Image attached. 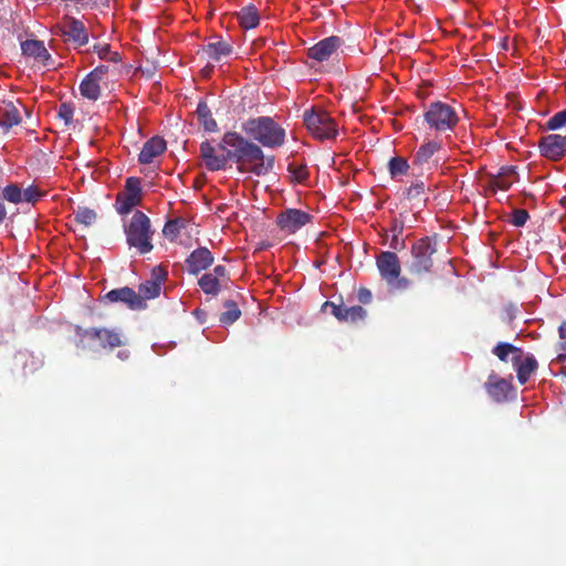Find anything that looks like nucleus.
Here are the masks:
<instances>
[{
  "label": "nucleus",
  "mask_w": 566,
  "mask_h": 566,
  "mask_svg": "<svg viewBox=\"0 0 566 566\" xmlns=\"http://www.w3.org/2000/svg\"><path fill=\"white\" fill-rule=\"evenodd\" d=\"M105 298L111 303H124L130 310H143L146 303L142 302L137 293L128 287L114 289L106 293Z\"/></svg>",
  "instance_id": "nucleus-17"
},
{
  "label": "nucleus",
  "mask_w": 566,
  "mask_h": 566,
  "mask_svg": "<svg viewBox=\"0 0 566 566\" xmlns=\"http://www.w3.org/2000/svg\"><path fill=\"white\" fill-rule=\"evenodd\" d=\"M485 389L495 401L502 402L506 400L511 385L505 379L491 375L485 384Z\"/></svg>",
  "instance_id": "nucleus-20"
},
{
  "label": "nucleus",
  "mask_w": 566,
  "mask_h": 566,
  "mask_svg": "<svg viewBox=\"0 0 566 566\" xmlns=\"http://www.w3.org/2000/svg\"><path fill=\"white\" fill-rule=\"evenodd\" d=\"M245 130L265 147L275 148L284 144L285 132L271 117L262 116L248 120Z\"/></svg>",
  "instance_id": "nucleus-3"
},
{
  "label": "nucleus",
  "mask_w": 566,
  "mask_h": 566,
  "mask_svg": "<svg viewBox=\"0 0 566 566\" xmlns=\"http://www.w3.org/2000/svg\"><path fill=\"white\" fill-rule=\"evenodd\" d=\"M357 298L361 304H369L373 300L371 291L367 287H359Z\"/></svg>",
  "instance_id": "nucleus-45"
},
{
  "label": "nucleus",
  "mask_w": 566,
  "mask_h": 566,
  "mask_svg": "<svg viewBox=\"0 0 566 566\" xmlns=\"http://www.w3.org/2000/svg\"><path fill=\"white\" fill-rule=\"evenodd\" d=\"M202 51L208 59L220 61L223 56H229L232 53L233 48L229 42L219 39L218 41L209 42L203 45Z\"/></svg>",
  "instance_id": "nucleus-23"
},
{
  "label": "nucleus",
  "mask_w": 566,
  "mask_h": 566,
  "mask_svg": "<svg viewBox=\"0 0 566 566\" xmlns=\"http://www.w3.org/2000/svg\"><path fill=\"white\" fill-rule=\"evenodd\" d=\"M409 164L403 157H392L388 163V170L392 178L408 172Z\"/></svg>",
  "instance_id": "nucleus-33"
},
{
  "label": "nucleus",
  "mask_w": 566,
  "mask_h": 566,
  "mask_svg": "<svg viewBox=\"0 0 566 566\" xmlns=\"http://www.w3.org/2000/svg\"><path fill=\"white\" fill-rule=\"evenodd\" d=\"M118 356H119L122 359H124V358H126V357L128 356V354H127L126 352H119V353H118Z\"/></svg>",
  "instance_id": "nucleus-53"
},
{
  "label": "nucleus",
  "mask_w": 566,
  "mask_h": 566,
  "mask_svg": "<svg viewBox=\"0 0 566 566\" xmlns=\"http://www.w3.org/2000/svg\"><path fill=\"white\" fill-rule=\"evenodd\" d=\"M23 55L33 57L44 66H52L53 60L42 41L27 40L21 43Z\"/></svg>",
  "instance_id": "nucleus-18"
},
{
  "label": "nucleus",
  "mask_w": 566,
  "mask_h": 566,
  "mask_svg": "<svg viewBox=\"0 0 566 566\" xmlns=\"http://www.w3.org/2000/svg\"><path fill=\"white\" fill-rule=\"evenodd\" d=\"M142 202V180L129 177L125 182V190L116 196V210L119 214H127Z\"/></svg>",
  "instance_id": "nucleus-8"
},
{
  "label": "nucleus",
  "mask_w": 566,
  "mask_h": 566,
  "mask_svg": "<svg viewBox=\"0 0 566 566\" xmlns=\"http://www.w3.org/2000/svg\"><path fill=\"white\" fill-rule=\"evenodd\" d=\"M558 335L562 339H566V322H563L558 327Z\"/></svg>",
  "instance_id": "nucleus-50"
},
{
  "label": "nucleus",
  "mask_w": 566,
  "mask_h": 566,
  "mask_svg": "<svg viewBox=\"0 0 566 566\" xmlns=\"http://www.w3.org/2000/svg\"><path fill=\"white\" fill-rule=\"evenodd\" d=\"M510 177H490V186L492 188H497L500 190H509L512 186V180L509 179Z\"/></svg>",
  "instance_id": "nucleus-43"
},
{
  "label": "nucleus",
  "mask_w": 566,
  "mask_h": 566,
  "mask_svg": "<svg viewBox=\"0 0 566 566\" xmlns=\"http://www.w3.org/2000/svg\"><path fill=\"white\" fill-rule=\"evenodd\" d=\"M238 20L241 28L249 30L258 27L260 22V15L258 9L253 4L243 7L238 13Z\"/></svg>",
  "instance_id": "nucleus-26"
},
{
  "label": "nucleus",
  "mask_w": 566,
  "mask_h": 566,
  "mask_svg": "<svg viewBox=\"0 0 566 566\" xmlns=\"http://www.w3.org/2000/svg\"><path fill=\"white\" fill-rule=\"evenodd\" d=\"M376 265L379 274L388 285L401 274V264L398 255L392 251H384L376 258Z\"/></svg>",
  "instance_id": "nucleus-11"
},
{
  "label": "nucleus",
  "mask_w": 566,
  "mask_h": 566,
  "mask_svg": "<svg viewBox=\"0 0 566 566\" xmlns=\"http://www.w3.org/2000/svg\"><path fill=\"white\" fill-rule=\"evenodd\" d=\"M93 51L98 55L101 60H107L114 63L120 62L122 57L118 52L111 50V45L107 43H99L93 46Z\"/></svg>",
  "instance_id": "nucleus-34"
},
{
  "label": "nucleus",
  "mask_w": 566,
  "mask_h": 566,
  "mask_svg": "<svg viewBox=\"0 0 566 566\" xmlns=\"http://www.w3.org/2000/svg\"><path fill=\"white\" fill-rule=\"evenodd\" d=\"M61 32L75 48H81L88 43L87 29L84 23L76 18L66 17V23L62 27Z\"/></svg>",
  "instance_id": "nucleus-13"
},
{
  "label": "nucleus",
  "mask_w": 566,
  "mask_h": 566,
  "mask_svg": "<svg viewBox=\"0 0 566 566\" xmlns=\"http://www.w3.org/2000/svg\"><path fill=\"white\" fill-rule=\"evenodd\" d=\"M161 287L155 281H146L138 287V297H142V302L146 303L147 300L157 297L160 294Z\"/></svg>",
  "instance_id": "nucleus-31"
},
{
  "label": "nucleus",
  "mask_w": 566,
  "mask_h": 566,
  "mask_svg": "<svg viewBox=\"0 0 566 566\" xmlns=\"http://www.w3.org/2000/svg\"><path fill=\"white\" fill-rule=\"evenodd\" d=\"M99 83L87 74L80 84L81 95L90 101H97L102 92Z\"/></svg>",
  "instance_id": "nucleus-28"
},
{
  "label": "nucleus",
  "mask_w": 566,
  "mask_h": 566,
  "mask_svg": "<svg viewBox=\"0 0 566 566\" xmlns=\"http://www.w3.org/2000/svg\"><path fill=\"white\" fill-rule=\"evenodd\" d=\"M74 332L77 337L75 346L82 350H113L117 347L126 345V337L116 328H83L76 325L74 327Z\"/></svg>",
  "instance_id": "nucleus-2"
},
{
  "label": "nucleus",
  "mask_w": 566,
  "mask_h": 566,
  "mask_svg": "<svg viewBox=\"0 0 566 566\" xmlns=\"http://www.w3.org/2000/svg\"><path fill=\"white\" fill-rule=\"evenodd\" d=\"M44 196V192L36 186H29L22 190V202L35 203Z\"/></svg>",
  "instance_id": "nucleus-38"
},
{
  "label": "nucleus",
  "mask_w": 566,
  "mask_h": 566,
  "mask_svg": "<svg viewBox=\"0 0 566 566\" xmlns=\"http://www.w3.org/2000/svg\"><path fill=\"white\" fill-rule=\"evenodd\" d=\"M168 272L163 266H155L151 271L150 281H155L161 287V284L167 280Z\"/></svg>",
  "instance_id": "nucleus-44"
},
{
  "label": "nucleus",
  "mask_w": 566,
  "mask_h": 566,
  "mask_svg": "<svg viewBox=\"0 0 566 566\" xmlns=\"http://www.w3.org/2000/svg\"><path fill=\"white\" fill-rule=\"evenodd\" d=\"M125 233L129 247L136 248L140 254H146L153 250L150 220L144 212L137 210L133 214Z\"/></svg>",
  "instance_id": "nucleus-5"
},
{
  "label": "nucleus",
  "mask_w": 566,
  "mask_h": 566,
  "mask_svg": "<svg viewBox=\"0 0 566 566\" xmlns=\"http://www.w3.org/2000/svg\"><path fill=\"white\" fill-rule=\"evenodd\" d=\"M200 158L209 171L224 170L228 163L232 161L241 172L264 176L274 166L273 156H265L256 144L237 132L224 133L217 146L209 140L202 142Z\"/></svg>",
  "instance_id": "nucleus-1"
},
{
  "label": "nucleus",
  "mask_w": 566,
  "mask_h": 566,
  "mask_svg": "<svg viewBox=\"0 0 566 566\" xmlns=\"http://www.w3.org/2000/svg\"><path fill=\"white\" fill-rule=\"evenodd\" d=\"M96 217H97L96 212L93 209H90L86 207H80L74 212V220L77 223L83 224L85 227L92 226L95 222Z\"/></svg>",
  "instance_id": "nucleus-35"
},
{
  "label": "nucleus",
  "mask_w": 566,
  "mask_h": 566,
  "mask_svg": "<svg viewBox=\"0 0 566 566\" xmlns=\"http://www.w3.org/2000/svg\"><path fill=\"white\" fill-rule=\"evenodd\" d=\"M230 281L229 273L224 265H216L211 272L205 273L199 280L198 285L207 295L217 296L223 284Z\"/></svg>",
  "instance_id": "nucleus-10"
},
{
  "label": "nucleus",
  "mask_w": 566,
  "mask_h": 566,
  "mask_svg": "<svg viewBox=\"0 0 566 566\" xmlns=\"http://www.w3.org/2000/svg\"><path fill=\"white\" fill-rule=\"evenodd\" d=\"M224 307H226V311L223 313H221L220 318H219V321L222 325H231L240 318L241 311L234 301H231V300L226 301Z\"/></svg>",
  "instance_id": "nucleus-30"
},
{
  "label": "nucleus",
  "mask_w": 566,
  "mask_h": 566,
  "mask_svg": "<svg viewBox=\"0 0 566 566\" xmlns=\"http://www.w3.org/2000/svg\"><path fill=\"white\" fill-rule=\"evenodd\" d=\"M492 353L501 360L509 361V356L511 355V361L513 365H516L521 358H523V350L520 347H516L510 343H497Z\"/></svg>",
  "instance_id": "nucleus-22"
},
{
  "label": "nucleus",
  "mask_w": 566,
  "mask_h": 566,
  "mask_svg": "<svg viewBox=\"0 0 566 566\" xmlns=\"http://www.w3.org/2000/svg\"><path fill=\"white\" fill-rule=\"evenodd\" d=\"M392 237H391V240L389 242V247L395 250V251H401L406 248V242H405V239L400 237L401 232H402V228L400 227L399 229L397 227H395L392 229Z\"/></svg>",
  "instance_id": "nucleus-40"
},
{
  "label": "nucleus",
  "mask_w": 566,
  "mask_h": 566,
  "mask_svg": "<svg viewBox=\"0 0 566 566\" xmlns=\"http://www.w3.org/2000/svg\"><path fill=\"white\" fill-rule=\"evenodd\" d=\"M166 149V140L160 136H154L144 144L138 155V161L143 165L151 164L155 158L163 155Z\"/></svg>",
  "instance_id": "nucleus-19"
},
{
  "label": "nucleus",
  "mask_w": 566,
  "mask_h": 566,
  "mask_svg": "<svg viewBox=\"0 0 566 566\" xmlns=\"http://www.w3.org/2000/svg\"><path fill=\"white\" fill-rule=\"evenodd\" d=\"M0 273H3V266L0 264Z\"/></svg>",
  "instance_id": "nucleus-54"
},
{
  "label": "nucleus",
  "mask_w": 566,
  "mask_h": 566,
  "mask_svg": "<svg viewBox=\"0 0 566 566\" xmlns=\"http://www.w3.org/2000/svg\"><path fill=\"white\" fill-rule=\"evenodd\" d=\"M7 216V209L4 205L0 201V224L3 222Z\"/></svg>",
  "instance_id": "nucleus-51"
},
{
  "label": "nucleus",
  "mask_w": 566,
  "mask_h": 566,
  "mask_svg": "<svg viewBox=\"0 0 566 566\" xmlns=\"http://www.w3.org/2000/svg\"><path fill=\"white\" fill-rule=\"evenodd\" d=\"M428 191L429 188L424 185L423 181H416L411 184L409 188L406 189L405 196L409 201L424 203L428 200Z\"/></svg>",
  "instance_id": "nucleus-29"
},
{
  "label": "nucleus",
  "mask_w": 566,
  "mask_h": 566,
  "mask_svg": "<svg viewBox=\"0 0 566 566\" xmlns=\"http://www.w3.org/2000/svg\"><path fill=\"white\" fill-rule=\"evenodd\" d=\"M530 214L525 209H515L512 213V224L515 227H523L528 220Z\"/></svg>",
  "instance_id": "nucleus-42"
},
{
  "label": "nucleus",
  "mask_w": 566,
  "mask_h": 566,
  "mask_svg": "<svg viewBox=\"0 0 566 566\" xmlns=\"http://www.w3.org/2000/svg\"><path fill=\"white\" fill-rule=\"evenodd\" d=\"M185 262L188 273L197 275L200 272L209 269L213 264L214 258L208 248L200 247L193 250Z\"/></svg>",
  "instance_id": "nucleus-16"
},
{
  "label": "nucleus",
  "mask_w": 566,
  "mask_h": 566,
  "mask_svg": "<svg viewBox=\"0 0 566 566\" xmlns=\"http://www.w3.org/2000/svg\"><path fill=\"white\" fill-rule=\"evenodd\" d=\"M437 252L436 237H423L417 240L410 249L411 261L407 269L412 275H423L431 272L433 266V254Z\"/></svg>",
  "instance_id": "nucleus-4"
},
{
  "label": "nucleus",
  "mask_w": 566,
  "mask_h": 566,
  "mask_svg": "<svg viewBox=\"0 0 566 566\" xmlns=\"http://www.w3.org/2000/svg\"><path fill=\"white\" fill-rule=\"evenodd\" d=\"M539 153L549 160H559L566 155V135L549 134L538 142Z\"/></svg>",
  "instance_id": "nucleus-12"
},
{
  "label": "nucleus",
  "mask_w": 566,
  "mask_h": 566,
  "mask_svg": "<svg viewBox=\"0 0 566 566\" xmlns=\"http://www.w3.org/2000/svg\"><path fill=\"white\" fill-rule=\"evenodd\" d=\"M3 199L12 203L22 202V189L17 184L8 185L2 190Z\"/></svg>",
  "instance_id": "nucleus-36"
},
{
  "label": "nucleus",
  "mask_w": 566,
  "mask_h": 566,
  "mask_svg": "<svg viewBox=\"0 0 566 566\" xmlns=\"http://www.w3.org/2000/svg\"><path fill=\"white\" fill-rule=\"evenodd\" d=\"M312 219L313 216L303 210L289 208L277 214L276 224L283 232L291 234L312 222Z\"/></svg>",
  "instance_id": "nucleus-9"
},
{
  "label": "nucleus",
  "mask_w": 566,
  "mask_h": 566,
  "mask_svg": "<svg viewBox=\"0 0 566 566\" xmlns=\"http://www.w3.org/2000/svg\"><path fill=\"white\" fill-rule=\"evenodd\" d=\"M107 72H108V66L98 65L93 71H91L88 73V75L101 82L104 78V76L107 74Z\"/></svg>",
  "instance_id": "nucleus-46"
},
{
  "label": "nucleus",
  "mask_w": 566,
  "mask_h": 566,
  "mask_svg": "<svg viewBox=\"0 0 566 566\" xmlns=\"http://www.w3.org/2000/svg\"><path fill=\"white\" fill-rule=\"evenodd\" d=\"M289 171L293 175L295 180H297L298 182L305 181L308 177L307 168L304 165L290 164Z\"/></svg>",
  "instance_id": "nucleus-41"
},
{
  "label": "nucleus",
  "mask_w": 566,
  "mask_h": 566,
  "mask_svg": "<svg viewBox=\"0 0 566 566\" xmlns=\"http://www.w3.org/2000/svg\"><path fill=\"white\" fill-rule=\"evenodd\" d=\"M196 114L200 125H202L206 132L214 133L218 130V124L216 119L212 117L211 111L206 101H199Z\"/></svg>",
  "instance_id": "nucleus-24"
},
{
  "label": "nucleus",
  "mask_w": 566,
  "mask_h": 566,
  "mask_svg": "<svg viewBox=\"0 0 566 566\" xmlns=\"http://www.w3.org/2000/svg\"><path fill=\"white\" fill-rule=\"evenodd\" d=\"M187 224V221L182 218H176L166 222L163 233L166 238L175 240Z\"/></svg>",
  "instance_id": "nucleus-32"
},
{
  "label": "nucleus",
  "mask_w": 566,
  "mask_h": 566,
  "mask_svg": "<svg viewBox=\"0 0 566 566\" xmlns=\"http://www.w3.org/2000/svg\"><path fill=\"white\" fill-rule=\"evenodd\" d=\"M57 116L64 120L66 125L73 122L74 107L70 103H62L57 111Z\"/></svg>",
  "instance_id": "nucleus-39"
},
{
  "label": "nucleus",
  "mask_w": 566,
  "mask_h": 566,
  "mask_svg": "<svg viewBox=\"0 0 566 566\" xmlns=\"http://www.w3.org/2000/svg\"><path fill=\"white\" fill-rule=\"evenodd\" d=\"M424 122L437 132L452 130L460 118L457 109L444 102H432L423 114Z\"/></svg>",
  "instance_id": "nucleus-6"
},
{
  "label": "nucleus",
  "mask_w": 566,
  "mask_h": 566,
  "mask_svg": "<svg viewBox=\"0 0 566 566\" xmlns=\"http://www.w3.org/2000/svg\"><path fill=\"white\" fill-rule=\"evenodd\" d=\"M516 368L517 379L521 385H524L528 381L531 375L537 369V361L534 356L530 355L524 359L513 365Z\"/></svg>",
  "instance_id": "nucleus-27"
},
{
  "label": "nucleus",
  "mask_w": 566,
  "mask_h": 566,
  "mask_svg": "<svg viewBox=\"0 0 566 566\" xmlns=\"http://www.w3.org/2000/svg\"><path fill=\"white\" fill-rule=\"evenodd\" d=\"M442 147L439 140H429L422 144L415 154L412 164L422 167L430 163L432 156L438 153Z\"/></svg>",
  "instance_id": "nucleus-21"
},
{
  "label": "nucleus",
  "mask_w": 566,
  "mask_h": 566,
  "mask_svg": "<svg viewBox=\"0 0 566 566\" xmlns=\"http://www.w3.org/2000/svg\"><path fill=\"white\" fill-rule=\"evenodd\" d=\"M507 39L505 38L501 41L500 46L502 50H507Z\"/></svg>",
  "instance_id": "nucleus-52"
},
{
  "label": "nucleus",
  "mask_w": 566,
  "mask_h": 566,
  "mask_svg": "<svg viewBox=\"0 0 566 566\" xmlns=\"http://www.w3.org/2000/svg\"><path fill=\"white\" fill-rule=\"evenodd\" d=\"M391 285L398 290H406L410 286V280L399 275L398 279Z\"/></svg>",
  "instance_id": "nucleus-49"
},
{
  "label": "nucleus",
  "mask_w": 566,
  "mask_h": 566,
  "mask_svg": "<svg viewBox=\"0 0 566 566\" xmlns=\"http://www.w3.org/2000/svg\"><path fill=\"white\" fill-rule=\"evenodd\" d=\"M324 308L331 307L332 314L339 321L345 323H356L358 321L365 319L367 312L360 305H354L350 307L345 306L344 304H335L332 301H326L323 304Z\"/></svg>",
  "instance_id": "nucleus-15"
},
{
  "label": "nucleus",
  "mask_w": 566,
  "mask_h": 566,
  "mask_svg": "<svg viewBox=\"0 0 566 566\" xmlns=\"http://www.w3.org/2000/svg\"><path fill=\"white\" fill-rule=\"evenodd\" d=\"M343 44L344 40L337 35L325 38L307 50V56L317 62L326 61Z\"/></svg>",
  "instance_id": "nucleus-14"
},
{
  "label": "nucleus",
  "mask_w": 566,
  "mask_h": 566,
  "mask_svg": "<svg viewBox=\"0 0 566 566\" xmlns=\"http://www.w3.org/2000/svg\"><path fill=\"white\" fill-rule=\"evenodd\" d=\"M516 175V168L514 166H503L499 169L496 175H492L491 177H511Z\"/></svg>",
  "instance_id": "nucleus-47"
},
{
  "label": "nucleus",
  "mask_w": 566,
  "mask_h": 566,
  "mask_svg": "<svg viewBox=\"0 0 566 566\" xmlns=\"http://www.w3.org/2000/svg\"><path fill=\"white\" fill-rule=\"evenodd\" d=\"M303 122L307 130L318 139H333L338 134L335 119L324 109L313 107L305 111Z\"/></svg>",
  "instance_id": "nucleus-7"
},
{
  "label": "nucleus",
  "mask_w": 566,
  "mask_h": 566,
  "mask_svg": "<svg viewBox=\"0 0 566 566\" xmlns=\"http://www.w3.org/2000/svg\"><path fill=\"white\" fill-rule=\"evenodd\" d=\"M22 120L19 109L12 104H7L0 109V126L8 132L11 127L19 125Z\"/></svg>",
  "instance_id": "nucleus-25"
},
{
  "label": "nucleus",
  "mask_w": 566,
  "mask_h": 566,
  "mask_svg": "<svg viewBox=\"0 0 566 566\" xmlns=\"http://www.w3.org/2000/svg\"><path fill=\"white\" fill-rule=\"evenodd\" d=\"M556 361L566 364V339L558 344V355L556 357Z\"/></svg>",
  "instance_id": "nucleus-48"
},
{
  "label": "nucleus",
  "mask_w": 566,
  "mask_h": 566,
  "mask_svg": "<svg viewBox=\"0 0 566 566\" xmlns=\"http://www.w3.org/2000/svg\"><path fill=\"white\" fill-rule=\"evenodd\" d=\"M566 125V108L554 114L546 123L548 130H557Z\"/></svg>",
  "instance_id": "nucleus-37"
}]
</instances>
